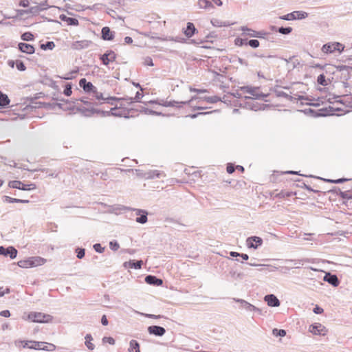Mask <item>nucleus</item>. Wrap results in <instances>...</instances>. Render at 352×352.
I'll return each instance as SVG.
<instances>
[{"label":"nucleus","instance_id":"aec40b11","mask_svg":"<svg viewBox=\"0 0 352 352\" xmlns=\"http://www.w3.org/2000/svg\"><path fill=\"white\" fill-rule=\"evenodd\" d=\"M79 85L87 94L96 92V87L91 82L87 81L85 78H81L79 80Z\"/></svg>","mask_w":352,"mask_h":352},{"label":"nucleus","instance_id":"f03ea898","mask_svg":"<svg viewBox=\"0 0 352 352\" xmlns=\"http://www.w3.org/2000/svg\"><path fill=\"white\" fill-rule=\"evenodd\" d=\"M27 319L33 322L47 323L52 320L53 317L50 314L41 312L31 311L28 314Z\"/></svg>","mask_w":352,"mask_h":352},{"label":"nucleus","instance_id":"f704fd0d","mask_svg":"<svg viewBox=\"0 0 352 352\" xmlns=\"http://www.w3.org/2000/svg\"><path fill=\"white\" fill-rule=\"evenodd\" d=\"M10 102V100L8 96L0 91V107L1 108H6Z\"/></svg>","mask_w":352,"mask_h":352},{"label":"nucleus","instance_id":"3c124183","mask_svg":"<svg viewBox=\"0 0 352 352\" xmlns=\"http://www.w3.org/2000/svg\"><path fill=\"white\" fill-rule=\"evenodd\" d=\"M290 262L294 263V265H304L305 263H314V258H302L300 260H291Z\"/></svg>","mask_w":352,"mask_h":352},{"label":"nucleus","instance_id":"2eb2a0df","mask_svg":"<svg viewBox=\"0 0 352 352\" xmlns=\"http://www.w3.org/2000/svg\"><path fill=\"white\" fill-rule=\"evenodd\" d=\"M96 105H91L89 107H82L81 105L76 106V111L80 113L85 117H91L96 114Z\"/></svg>","mask_w":352,"mask_h":352},{"label":"nucleus","instance_id":"5fc2aeb1","mask_svg":"<svg viewBox=\"0 0 352 352\" xmlns=\"http://www.w3.org/2000/svg\"><path fill=\"white\" fill-rule=\"evenodd\" d=\"M272 333L276 337H284L286 335V331L285 329H278L274 328L272 330Z\"/></svg>","mask_w":352,"mask_h":352},{"label":"nucleus","instance_id":"c756f323","mask_svg":"<svg viewBox=\"0 0 352 352\" xmlns=\"http://www.w3.org/2000/svg\"><path fill=\"white\" fill-rule=\"evenodd\" d=\"M143 261L142 260H130L129 261L125 262L124 266L125 267L133 268L139 270L142 268Z\"/></svg>","mask_w":352,"mask_h":352},{"label":"nucleus","instance_id":"680f3d73","mask_svg":"<svg viewBox=\"0 0 352 352\" xmlns=\"http://www.w3.org/2000/svg\"><path fill=\"white\" fill-rule=\"evenodd\" d=\"M247 44L254 49L258 47L260 45V43L257 39L248 40Z\"/></svg>","mask_w":352,"mask_h":352},{"label":"nucleus","instance_id":"473e14b6","mask_svg":"<svg viewBox=\"0 0 352 352\" xmlns=\"http://www.w3.org/2000/svg\"><path fill=\"white\" fill-rule=\"evenodd\" d=\"M140 107V109H135V111H140V113H144V114L152 115V116H164L162 112L156 111H154V110H152V109L144 107Z\"/></svg>","mask_w":352,"mask_h":352},{"label":"nucleus","instance_id":"c9c22d12","mask_svg":"<svg viewBox=\"0 0 352 352\" xmlns=\"http://www.w3.org/2000/svg\"><path fill=\"white\" fill-rule=\"evenodd\" d=\"M32 172H37V171H41L42 173H45L46 175H45L43 177H47V176L56 178L58 177V173H56V171H52L49 168H39V169H34L32 170Z\"/></svg>","mask_w":352,"mask_h":352},{"label":"nucleus","instance_id":"de8ad7c7","mask_svg":"<svg viewBox=\"0 0 352 352\" xmlns=\"http://www.w3.org/2000/svg\"><path fill=\"white\" fill-rule=\"evenodd\" d=\"M40 47L43 50H52L55 47V43L53 41H47L45 43H41Z\"/></svg>","mask_w":352,"mask_h":352},{"label":"nucleus","instance_id":"58836bf2","mask_svg":"<svg viewBox=\"0 0 352 352\" xmlns=\"http://www.w3.org/2000/svg\"><path fill=\"white\" fill-rule=\"evenodd\" d=\"M340 197L343 199V204L347 205L349 201H352V195L350 193V190L340 191Z\"/></svg>","mask_w":352,"mask_h":352},{"label":"nucleus","instance_id":"c03bdc74","mask_svg":"<svg viewBox=\"0 0 352 352\" xmlns=\"http://www.w3.org/2000/svg\"><path fill=\"white\" fill-rule=\"evenodd\" d=\"M296 193L292 191H285V190H281L280 192L276 194L275 197L278 199H284L286 197H290L293 195H296Z\"/></svg>","mask_w":352,"mask_h":352},{"label":"nucleus","instance_id":"e433bc0d","mask_svg":"<svg viewBox=\"0 0 352 352\" xmlns=\"http://www.w3.org/2000/svg\"><path fill=\"white\" fill-rule=\"evenodd\" d=\"M124 100V98H117L116 96H108L107 98L104 97L102 102H98L99 105L103 103H107L111 105H114L115 101Z\"/></svg>","mask_w":352,"mask_h":352},{"label":"nucleus","instance_id":"dca6fc26","mask_svg":"<svg viewBox=\"0 0 352 352\" xmlns=\"http://www.w3.org/2000/svg\"><path fill=\"white\" fill-rule=\"evenodd\" d=\"M322 280L334 287H338L340 283V280L338 276L329 272L325 273Z\"/></svg>","mask_w":352,"mask_h":352},{"label":"nucleus","instance_id":"13d9d810","mask_svg":"<svg viewBox=\"0 0 352 352\" xmlns=\"http://www.w3.org/2000/svg\"><path fill=\"white\" fill-rule=\"evenodd\" d=\"M317 82L318 85L326 86L327 85L326 81V76L324 74H320L317 78Z\"/></svg>","mask_w":352,"mask_h":352},{"label":"nucleus","instance_id":"7ed1b4c3","mask_svg":"<svg viewBox=\"0 0 352 352\" xmlns=\"http://www.w3.org/2000/svg\"><path fill=\"white\" fill-rule=\"evenodd\" d=\"M241 30L243 31L245 34L250 36V37L258 38H265L268 41H272L273 38H270L269 36L270 33L267 32L265 31H256L252 30L247 26H242L241 28Z\"/></svg>","mask_w":352,"mask_h":352},{"label":"nucleus","instance_id":"72a5a7b5","mask_svg":"<svg viewBox=\"0 0 352 352\" xmlns=\"http://www.w3.org/2000/svg\"><path fill=\"white\" fill-rule=\"evenodd\" d=\"M143 94L140 91H137L134 98L132 97H124V100L128 104H132L133 102H142L140 99L143 97Z\"/></svg>","mask_w":352,"mask_h":352},{"label":"nucleus","instance_id":"5701e85b","mask_svg":"<svg viewBox=\"0 0 352 352\" xmlns=\"http://www.w3.org/2000/svg\"><path fill=\"white\" fill-rule=\"evenodd\" d=\"M115 37V32L112 31L109 27H103L101 30V38L104 41H112Z\"/></svg>","mask_w":352,"mask_h":352},{"label":"nucleus","instance_id":"b1692460","mask_svg":"<svg viewBox=\"0 0 352 352\" xmlns=\"http://www.w3.org/2000/svg\"><path fill=\"white\" fill-rule=\"evenodd\" d=\"M92 41L89 40L76 41L72 43L71 47L73 50H80L89 47Z\"/></svg>","mask_w":352,"mask_h":352},{"label":"nucleus","instance_id":"37998d69","mask_svg":"<svg viewBox=\"0 0 352 352\" xmlns=\"http://www.w3.org/2000/svg\"><path fill=\"white\" fill-rule=\"evenodd\" d=\"M297 100L301 101V102H300L301 105L304 104V102H302V100H309V101H310L309 102H307L306 103V104L309 105V106L318 107L320 105L319 103H313V102H311V101L314 100V98L310 99L308 96H304L299 95L298 96Z\"/></svg>","mask_w":352,"mask_h":352},{"label":"nucleus","instance_id":"0e129e2a","mask_svg":"<svg viewBox=\"0 0 352 352\" xmlns=\"http://www.w3.org/2000/svg\"><path fill=\"white\" fill-rule=\"evenodd\" d=\"M96 114H98L102 117H108L111 116V109L109 111H104L102 109L96 108Z\"/></svg>","mask_w":352,"mask_h":352},{"label":"nucleus","instance_id":"a211bd4d","mask_svg":"<svg viewBox=\"0 0 352 352\" xmlns=\"http://www.w3.org/2000/svg\"><path fill=\"white\" fill-rule=\"evenodd\" d=\"M245 98L251 100L250 102H247L245 103V107L250 110L255 111H258V110H265L266 109V107H268L267 104H261L256 102L253 101L252 98L250 97H245Z\"/></svg>","mask_w":352,"mask_h":352},{"label":"nucleus","instance_id":"423d86ee","mask_svg":"<svg viewBox=\"0 0 352 352\" xmlns=\"http://www.w3.org/2000/svg\"><path fill=\"white\" fill-rule=\"evenodd\" d=\"M124 210L126 211H134L135 214L138 216L135 219V221L140 224H144L148 221V212L146 210L143 209H138V208H132L130 207H124Z\"/></svg>","mask_w":352,"mask_h":352},{"label":"nucleus","instance_id":"4d7b16f0","mask_svg":"<svg viewBox=\"0 0 352 352\" xmlns=\"http://www.w3.org/2000/svg\"><path fill=\"white\" fill-rule=\"evenodd\" d=\"M92 97L96 100H98V102H102L104 99V96L102 93L98 92L97 88L96 87V92H91Z\"/></svg>","mask_w":352,"mask_h":352},{"label":"nucleus","instance_id":"f8f14e48","mask_svg":"<svg viewBox=\"0 0 352 352\" xmlns=\"http://www.w3.org/2000/svg\"><path fill=\"white\" fill-rule=\"evenodd\" d=\"M234 300L236 302H239L241 304V307L245 309L246 311H255L258 314H261V310L259 308L255 307L248 301L241 298H234Z\"/></svg>","mask_w":352,"mask_h":352},{"label":"nucleus","instance_id":"8fccbe9b","mask_svg":"<svg viewBox=\"0 0 352 352\" xmlns=\"http://www.w3.org/2000/svg\"><path fill=\"white\" fill-rule=\"evenodd\" d=\"M294 14H295V20L304 19L308 16V13L305 11H294Z\"/></svg>","mask_w":352,"mask_h":352},{"label":"nucleus","instance_id":"412c9836","mask_svg":"<svg viewBox=\"0 0 352 352\" xmlns=\"http://www.w3.org/2000/svg\"><path fill=\"white\" fill-rule=\"evenodd\" d=\"M309 331L314 335H324L327 329L320 323H314L309 326Z\"/></svg>","mask_w":352,"mask_h":352},{"label":"nucleus","instance_id":"9b49d317","mask_svg":"<svg viewBox=\"0 0 352 352\" xmlns=\"http://www.w3.org/2000/svg\"><path fill=\"white\" fill-rule=\"evenodd\" d=\"M339 109H335L331 106L328 107L321 108L320 109L315 110V114L314 115V118L318 117H326L329 116H334L335 111H339Z\"/></svg>","mask_w":352,"mask_h":352},{"label":"nucleus","instance_id":"6ab92c4d","mask_svg":"<svg viewBox=\"0 0 352 352\" xmlns=\"http://www.w3.org/2000/svg\"><path fill=\"white\" fill-rule=\"evenodd\" d=\"M18 50L24 54L29 55L33 54L35 52V47L33 45L26 43H19L17 45Z\"/></svg>","mask_w":352,"mask_h":352},{"label":"nucleus","instance_id":"4468645a","mask_svg":"<svg viewBox=\"0 0 352 352\" xmlns=\"http://www.w3.org/2000/svg\"><path fill=\"white\" fill-rule=\"evenodd\" d=\"M17 253V250L13 246H9L7 248L0 246V255L14 259L16 257Z\"/></svg>","mask_w":352,"mask_h":352},{"label":"nucleus","instance_id":"e2e57ef3","mask_svg":"<svg viewBox=\"0 0 352 352\" xmlns=\"http://www.w3.org/2000/svg\"><path fill=\"white\" fill-rule=\"evenodd\" d=\"M29 14H32L34 16H36L38 14V13L41 11V9L39 8L38 6H32L30 8H28Z\"/></svg>","mask_w":352,"mask_h":352},{"label":"nucleus","instance_id":"2f4dec72","mask_svg":"<svg viewBox=\"0 0 352 352\" xmlns=\"http://www.w3.org/2000/svg\"><path fill=\"white\" fill-rule=\"evenodd\" d=\"M342 99L336 100L337 102L344 104L346 107L352 108V94H344Z\"/></svg>","mask_w":352,"mask_h":352},{"label":"nucleus","instance_id":"393cba45","mask_svg":"<svg viewBox=\"0 0 352 352\" xmlns=\"http://www.w3.org/2000/svg\"><path fill=\"white\" fill-rule=\"evenodd\" d=\"M336 70L342 72V76L344 80H348L350 78V71L352 70V66L338 65L335 66Z\"/></svg>","mask_w":352,"mask_h":352},{"label":"nucleus","instance_id":"a19ab883","mask_svg":"<svg viewBox=\"0 0 352 352\" xmlns=\"http://www.w3.org/2000/svg\"><path fill=\"white\" fill-rule=\"evenodd\" d=\"M211 23L214 27H228L232 24L228 21H222L218 19H212Z\"/></svg>","mask_w":352,"mask_h":352},{"label":"nucleus","instance_id":"052dcab7","mask_svg":"<svg viewBox=\"0 0 352 352\" xmlns=\"http://www.w3.org/2000/svg\"><path fill=\"white\" fill-rule=\"evenodd\" d=\"M72 83H67L65 86L63 94L67 96H70L72 94Z\"/></svg>","mask_w":352,"mask_h":352},{"label":"nucleus","instance_id":"39448f33","mask_svg":"<svg viewBox=\"0 0 352 352\" xmlns=\"http://www.w3.org/2000/svg\"><path fill=\"white\" fill-rule=\"evenodd\" d=\"M61 102H54L52 104L50 103H43L45 105H49L51 106L52 108H54L55 107H58L60 109L66 111H74L76 110V106H75L74 104L75 102H72L68 100H61Z\"/></svg>","mask_w":352,"mask_h":352},{"label":"nucleus","instance_id":"69168bd1","mask_svg":"<svg viewBox=\"0 0 352 352\" xmlns=\"http://www.w3.org/2000/svg\"><path fill=\"white\" fill-rule=\"evenodd\" d=\"M279 18L282 20L285 21L295 20V14H294V12H292L289 14L280 16Z\"/></svg>","mask_w":352,"mask_h":352},{"label":"nucleus","instance_id":"09e8293b","mask_svg":"<svg viewBox=\"0 0 352 352\" xmlns=\"http://www.w3.org/2000/svg\"><path fill=\"white\" fill-rule=\"evenodd\" d=\"M99 58L104 65L107 66L109 64V50H107L106 52L104 53L103 54L100 55Z\"/></svg>","mask_w":352,"mask_h":352},{"label":"nucleus","instance_id":"bb28decb","mask_svg":"<svg viewBox=\"0 0 352 352\" xmlns=\"http://www.w3.org/2000/svg\"><path fill=\"white\" fill-rule=\"evenodd\" d=\"M144 280L146 283L153 286H161L163 285V280L155 275L148 274L146 276Z\"/></svg>","mask_w":352,"mask_h":352},{"label":"nucleus","instance_id":"c85d7f7f","mask_svg":"<svg viewBox=\"0 0 352 352\" xmlns=\"http://www.w3.org/2000/svg\"><path fill=\"white\" fill-rule=\"evenodd\" d=\"M155 33L145 34L144 35L147 37L151 38L153 40H159V41H173L175 42H183L185 41L184 38H180L179 37H172V36H166V37H160L157 36H154Z\"/></svg>","mask_w":352,"mask_h":352},{"label":"nucleus","instance_id":"9d476101","mask_svg":"<svg viewBox=\"0 0 352 352\" xmlns=\"http://www.w3.org/2000/svg\"><path fill=\"white\" fill-rule=\"evenodd\" d=\"M258 87H249V86H245L241 87L242 90H244L246 93L250 94L252 96H254L256 99L258 100H264L265 102L267 100L265 99V98L267 97L269 94H265L263 93H258L257 89Z\"/></svg>","mask_w":352,"mask_h":352},{"label":"nucleus","instance_id":"ea45409f","mask_svg":"<svg viewBox=\"0 0 352 352\" xmlns=\"http://www.w3.org/2000/svg\"><path fill=\"white\" fill-rule=\"evenodd\" d=\"M161 175V173L159 170H149L144 173V178L145 179H153V178H160Z\"/></svg>","mask_w":352,"mask_h":352},{"label":"nucleus","instance_id":"4be33fe9","mask_svg":"<svg viewBox=\"0 0 352 352\" xmlns=\"http://www.w3.org/2000/svg\"><path fill=\"white\" fill-rule=\"evenodd\" d=\"M147 331L150 335L159 337L163 336L166 333V329L163 327L158 325L149 326Z\"/></svg>","mask_w":352,"mask_h":352},{"label":"nucleus","instance_id":"a878e982","mask_svg":"<svg viewBox=\"0 0 352 352\" xmlns=\"http://www.w3.org/2000/svg\"><path fill=\"white\" fill-rule=\"evenodd\" d=\"M264 300L269 307H277L280 306V302L274 294H267L265 296Z\"/></svg>","mask_w":352,"mask_h":352},{"label":"nucleus","instance_id":"864d4df0","mask_svg":"<svg viewBox=\"0 0 352 352\" xmlns=\"http://www.w3.org/2000/svg\"><path fill=\"white\" fill-rule=\"evenodd\" d=\"M293 29L292 27H279L278 30V32L284 34V35H288L292 32Z\"/></svg>","mask_w":352,"mask_h":352},{"label":"nucleus","instance_id":"bf43d9fd","mask_svg":"<svg viewBox=\"0 0 352 352\" xmlns=\"http://www.w3.org/2000/svg\"><path fill=\"white\" fill-rule=\"evenodd\" d=\"M76 256L79 259H82L85 255V249L82 248H77L76 249Z\"/></svg>","mask_w":352,"mask_h":352},{"label":"nucleus","instance_id":"1a4fd4ad","mask_svg":"<svg viewBox=\"0 0 352 352\" xmlns=\"http://www.w3.org/2000/svg\"><path fill=\"white\" fill-rule=\"evenodd\" d=\"M8 186L12 188L22 190H30L36 188L35 184H25L19 180L10 181Z\"/></svg>","mask_w":352,"mask_h":352},{"label":"nucleus","instance_id":"0eeeda50","mask_svg":"<svg viewBox=\"0 0 352 352\" xmlns=\"http://www.w3.org/2000/svg\"><path fill=\"white\" fill-rule=\"evenodd\" d=\"M122 104H120V107H118L116 105L114 107L111 108V116L114 117H124L125 118H129V113L131 111H135L134 109L131 108L130 109H126L122 107Z\"/></svg>","mask_w":352,"mask_h":352},{"label":"nucleus","instance_id":"f257e3e1","mask_svg":"<svg viewBox=\"0 0 352 352\" xmlns=\"http://www.w3.org/2000/svg\"><path fill=\"white\" fill-rule=\"evenodd\" d=\"M45 258L40 256H32L19 261L17 265L21 268H28L42 265L45 263Z\"/></svg>","mask_w":352,"mask_h":352},{"label":"nucleus","instance_id":"cd10ccee","mask_svg":"<svg viewBox=\"0 0 352 352\" xmlns=\"http://www.w3.org/2000/svg\"><path fill=\"white\" fill-rule=\"evenodd\" d=\"M197 32V29L192 22H188L186 24V28L183 29V33L187 38H191Z\"/></svg>","mask_w":352,"mask_h":352},{"label":"nucleus","instance_id":"f3484780","mask_svg":"<svg viewBox=\"0 0 352 352\" xmlns=\"http://www.w3.org/2000/svg\"><path fill=\"white\" fill-rule=\"evenodd\" d=\"M280 87H283L285 89H289V87H286V86L285 87H281V86H279V85H276L274 87L271 88L270 91H273L277 97H283V98H285L287 99L289 101H294V100H296V98H295L294 97L287 94V93H285V92H284L283 91L278 90V88H280Z\"/></svg>","mask_w":352,"mask_h":352},{"label":"nucleus","instance_id":"4c0bfd02","mask_svg":"<svg viewBox=\"0 0 352 352\" xmlns=\"http://www.w3.org/2000/svg\"><path fill=\"white\" fill-rule=\"evenodd\" d=\"M140 346L139 342L135 340H131L129 342V347L128 349L129 352H141L140 351Z\"/></svg>","mask_w":352,"mask_h":352},{"label":"nucleus","instance_id":"338daca9","mask_svg":"<svg viewBox=\"0 0 352 352\" xmlns=\"http://www.w3.org/2000/svg\"><path fill=\"white\" fill-rule=\"evenodd\" d=\"M16 69L20 72H24L26 69V67L24 63L21 60H16Z\"/></svg>","mask_w":352,"mask_h":352},{"label":"nucleus","instance_id":"7c9ffc66","mask_svg":"<svg viewBox=\"0 0 352 352\" xmlns=\"http://www.w3.org/2000/svg\"><path fill=\"white\" fill-rule=\"evenodd\" d=\"M59 19L62 21L67 22L68 25L77 26L79 25V21L76 18L69 17L64 14H60Z\"/></svg>","mask_w":352,"mask_h":352},{"label":"nucleus","instance_id":"49530a36","mask_svg":"<svg viewBox=\"0 0 352 352\" xmlns=\"http://www.w3.org/2000/svg\"><path fill=\"white\" fill-rule=\"evenodd\" d=\"M76 100H80L82 103H83L87 107L91 106V105H99L98 102H92L91 100H89L87 97H82L79 99H76Z\"/></svg>","mask_w":352,"mask_h":352},{"label":"nucleus","instance_id":"79ce46f5","mask_svg":"<svg viewBox=\"0 0 352 352\" xmlns=\"http://www.w3.org/2000/svg\"><path fill=\"white\" fill-rule=\"evenodd\" d=\"M198 5L200 8L204 9L209 10L214 8L211 0H199Z\"/></svg>","mask_w":352,"mask_h":352},{"label":"nucleus","instance_id":"603ef678","mask_svg":"<svg viewBox=\"0 0 352 352\" xmlns=\"http://www.w3.org/2000/svg\"><path fill=\"white\" fill-rule=\"evenodd\" d=\"M204 100L208 103H217V102L222 100L221 98L214 96H204Z\"/></svg>","mask_w":352,"mask_h":352},{"label":"nucleus","instance_id":"20e7f679","mask_svg":"<svg viewBox=\"0 0 352 352\" xmlns=\"http://www.w3.org/2000/svg\"><path fill=\"white\" fill-rule=\"evenodd\" d=\"M322 52L325 54H332L338 52L340 54L344 50V45L339 42H329L322 47Z\"/></svg>","mask_w":352,"mask_h":352},{"label":"nucleus","instance_id":"6e6d98bb","mask_svg":"<svg viewBox=\"0 0 352 352\" xmlns=\"http://www.w3.org/2000/svg\"><path fill=\"white\" fill-rule=\"evenodd\" d=\"M247 42H248V38H243L238 37V38H235V40H234V44L236 46H239V47H241L243 45H248Z\"/></svg>","mask_w":352,"mask_h":352},{"label":"nucleus","instance_id":"a18cd8bd","mask_svg":"<svg viewBox=\"0 0 352 352\" xmlns=\"http://www.w3.org/2000/svg\"><path fill=\"white\" fill-rule=\"evenodd\" d=\"M21 39L23 41H33L35 39V36L31 32H25L21 34Z\"/></svg>","mask_w":352,"mask_h":352},{"label":"nucleus","instance_id":"6e6552de","mask_svg":"<svg viewBox=\"0 0 352 352\" xmlns=\"http://www.w3.org/2000/svg\"><path fill=\"white\" fill-rule=\"evenodd\" d=\"M31 349L54 351L56 349V346L52 343L34 340L31 346Z\"/></svg>","mask_w":352,"mask_h":352},{"label":"nucleus","instance_id":"ddd939ff","mask_svg":"<svg viewBox=\"0 0 352 352\" xmlns=\"http://www.w3.org/2000/svg\"><path fill=\"white\" fill-rule=\"evenodd\" d=\"M263 239L260 236H252L248 237L246 239V245L248 248L257 249L259 246L263 244Z\"/></svg>","mask_w":352,"mask_h":352},{"label":"nucleus","instance_id":"774afa93","mask_svg":"<svg viewBox=\"0 0 352 352\" xmlns=\"http://www.w3.org/2000/svg\"><path fill=\"white\" fill-rule=\"evenodd\" d=\"M109 248L113 251H117L120 248V245L116 240L109 242Z\"/></svg>","mask_w":352,"mask_h":352}]
</instances>
